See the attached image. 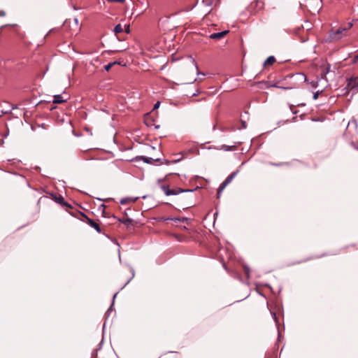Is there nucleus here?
<instances>
[{
  "instance_id": "1",
  "label": "nucleus",
  "mask_w": 358,
  "mask_h": 358,
  "mask_svg": "<svg viewBox=\"0 0 358 358\" xmlns=\"http://www.w3.org/2000/svg\"><path fill=\"white\" fill-rule=\"evenodd\" d=\"M352 22H348L345 26L340 27L336 30L331 29L329 32V39L331 41H338L341 39L343 36L346 35L347 31L350 30L352 27Z\"/></svg>"
},
{
  "instance_id": "2",
  "label": "nucleus",
  "mask_w": 358,
  "mask_h": 358,
  "mask_svg": "<svg viewBox=\"0 0 358 358\" xmlns=\"http://www.w3.org/2000/svg\"><path fill=\"white\" fill-rule=\"evenodd\" d=\"M69 99V94L64 92L61 94H57L54 96L52 104L46 103L45 106H47L48 110H52L55 108V107L53 106V104L66 102Z\"/></svg>"
},
{
  "instance_id": "3",
  "label": "nucleus",
  "mask_w": 358,
  "mask_h": 358,
  "mask_svg": "<svg viewBox=\"0 0 358 358\" xmlns=\"http://www.w3.org/2000/svg\"><path fill=\"white\" fill-rule=\"evenodd\" d=\"M157 113H145L143 115L144 123L148 127L155 126V128H159V125L156 124Z\"/></svg>"
},
{
  "instance_id": "4",
  "label": "nucleus",
  "mask_w": 358,
  "mask_h": 358,
  "mask_svg": "<svg viewBox=\"0 0 358 358\" xmlns=\"http://www.w3.org/2000/svg\"><path fill=\"white\" fill-rule=\"evenodd\" d=\"M264 2L259 0H254L250 5V11L252 14H256L264 8Z\"/></svg>"
},
{
  "instance_id": "5",
  "label": "nucleus",
  "mask_w": 358,
  "mask_h": 358,
  "mask_svg": "<svg viewBox=\"0 0 358 358\" xmlns=\"http://www.w3.org/2000/svg\"><path fill=\"white\" fill-rule=\"evenodd\" d=\"M81 215L83 217V220L85 222L87 223L92 227L94 228L96 230V231H98L99 233L101 231L99 224L96 222L89 218L87 215H85L83 213H82Z\"/></svg>"
},
{
  "instance_id": "6",
  "label": "nucleus",
  "mask_w": 358,
  "mask_h": 358,
  "mask_svg": "<svg viewBox=\"0 0 358 358\" xmlns=\"http://www.w3.org/2000/svg\"><path fill=\"white\" fill-rule=\"evenodd\" d=\"M236 175V172L231 173L221 184L217 192L218 196H220V192L232 181Z\"/></svg>"
},
{
  "instance_id": "7",
  "label": "nucleus",
  "mask_w": 358,
  "mask_h": 358,
  "mask_svg": "<svg viewBox=\"0 0 358 358\" xmlns=\"http://www.w3.org/2000/svg\"><path fill=\"white\" fill-rule=\"evenodd\" d=\"M236 175V172L231 173L221 184L217 192L218 196H220V192L232 181Z\"/></svg>"
},
{
  "instance_id": "8",
  "label": "nucleus",
  "mask_w": 358,
  "mask_h": 358,
  "mask_svg": "<svg viewBox=\"0 0 358 358\" xmlns=\"http://www.w3.org/2000/svg\"><path fill=\"white\" fill-rule=\"evenodd\" d=\"M162 189H163L164 194L166 196L176 195V194H178L180 192H185V190H183L182 189H170L167 186H165V185H162Z\"/></svg>"
},
{
  "instance_id": "9",
  "label": "nucleus",
  "mask_w": 358,
  "mask_h": 358,
  "mask_svg": "<svg viewBox=\"0 0 358 358\" xmlns=\"http://www.w3.org/2000/svg\"><path fill=\"white\" fill-rule=\"evenodd\" d=\"M348 87L351 90H358V76L352 77L348 80Z\"/></svg>"
},
{
  "instance_id": "10",
  "label": "nucleus",
  "mask_w": 358,
  "mask_h": 358,
  "mask_svg": "<svg viewBox=\"0 0 358 358\" xmlns=\"http://www.w3.org/2000/svg\"><path fill=\"white\" fill-rule=\"evenodd\" d=\"M292 78H294V80L300 83L308 82L306 76L303 73H296L292 76Z\"/></svg>"
},
{
  "instance_id": "11",
  "label": "nucleus",
  "mask_w": 358,
  "mask_h": 358,
  "mask_svg": "<svg viewBox=\"0 0 358 358\" xmlns=\"http://www.w3.org/2000/svg\"><path fill=\"white\" fill-rule=\"evenodd\" d=\"M229 32V30H224L220 32L213 33L210 35V38L215 39V40H219L223 37H224Z\"/></svg>"
},
{
  "instance_id": "12",
  "label": "nucleus",
  "mask_w": 358,
  "mask_h": 358,
  "mask_svg": "<svg viewBox=\"0 0 358 358\" xmlns=\"http://www.w3.org/2000/svg\"><path fill=\"white\" fill-rule=\"evenodd\" d=\"M140 159H142L145 162L148 163V164H152L153 162H159L160 161L159 158L154 159L152 157H143V156H138L135 158V160H136V161L140 160Z\"/></svg>"
},
{
  "instance_id": "13",
  "label": "nucleus",
  "mask_w": 358,
  "mask_h": 358,
  "mask_svg": "<svg viewBox=\"0 0 358 358\" xmlns=\"http://www.w3.org/2000/svg\"><path fill=\"white\" fill-rule=\"evenodd\" d=\"M310 3L311 4H313V6H314L313 8V11L318 13L322 8V1L321 0H311V1Z\"/></svg>"
},
{
  "instance_id": "14",
  "label": "nucleus",
  "mask_w": 358,
  "mask_h": 358,
  "mask_svg": "<svg viewBox=\"0 0 358 358\" xmlns=\"http://www.w3.org/2000/svg\"><path fill=\"white\" fill-rule=\"evenodd\" d=\"M276 62L274 56H269L264 62V66H271Z\"/></svg>"
},
{
  "instance_id": "15",
  "label": "nucleus",
  "mask_w": 358,
  "mask_h": 358,
  "mask_svg": "<svg viewBox=\"0 0 358 358\" xmlns=\"http://www.w3.org/2000/svg\"><path fill=\"white\" fill-rule=\"evenodd\" d=\"M306 104L304 103H296L295 104H290L289 108L292 112H298L295 108L297 106H304Z\"/></svg>"
},
{
  "instance_id": "16",
  "label": "nucleus",
  "mask_w": 358,
  "mask_h": 358,
  "mask_svg": "<svg viewBox=\"0 0 358 358\" xmlns=\"http://www.w3.org/2000/svg\"><path fill=\"white\" fill-rule=\"evenodd\" d=\"M124 31L123 27L120 24H117L114 28V31L115 34L117 36L119 34L122 33Z\"/></svg>"
},
{
  "instance_id": "17",
  "label": "nucleus",
  "mask_w": 358,
  "mask_h": 358,
  "mask_svg": "<svg viewBox=\"0 0 358 358\" xmlns=\"http://www.w3.org/2000/svg\"><path fill=\"white\" fill-rule=\"evenodd\" d=\"M136 199H133L131 198H124V199H121L120 203L124 205V204H127L128 203L134 202Z\"/></svg>"
},
{
  "instance_id": "18",
  "label": "nucleus",
  "mask_w": 358,
  "mask_h": 358,
  "mask_svg": "<svg viewBox=\"0 0 358 358\" xmlns=\"http://www.w3.org/2000/svg\"><path fill=\"white\" fill-rule=\"evenodd\" d=\"M55 201L63 205V206H68L67 203L64 201V198L62 196H59L58 197H55Z\"/></svg>"
},
{
  "instance_id": "19",
  "label": "nucleus",
  "mask_w": 358,
  "mask_h": 358,
  "mask_svg": "<svg viewBox=\"0 0 358 358\" xmlns=\"http://www.w3.org/2000/svg\"><path fill=\"white\" fill-rule=\"evenodd\" d=\"M115 64H116V61H115V62H110V63L108 64L107 65H106V66H104V69H105V70H106V71H109V70L111 69V67H112L113 65H115Z\"/></svg>"
},
{
  "instance_id": "20",
  "label": "nucleus",
  "mask_w": 358,
  "mask_h": 358,
  "mask_svg": "<svg viewBox=\"0 0 358 358\" xmlns=\"http://www.w3.org/2000/svg\"><path fill=\"white\" fill-rule=\"evenodd\" d=\"M329 67L327 68V69H324L321 73V78H324L327 73L329 72Z\"/></svg>"
},
{
  "instance_id": "21",
  "label": "nucleus",
  "mask_w": 358,
  "mask_h": 358,
  "mask_svg": "<svg viewBox=\"0 0 358 358\" xmlns=\"http://www.w3.org/2000/svg\"><path fill=\"white\" fill-rule=\"evenodd\" d=\"M120 222H122V223L125 224H128L129 223L131 222V219L130 218H127V219H124V220H120Z\"/></svg>"
},
{
  "instance_id": "22",
  "label": "nucleus",
  "mask_w": 358,
  "mask_h": 358,
  "mask_svg": "<svg viewBox=\"0 0 358 358\" xmlns=\"http://www.w3.org/2000/svg\"><path fill=\"white\" fill-rule=\"evenodd\" d=\"M159 105H160V101H157L155 103L153 108L150 112H153L154 110H156L157 109H158V108L159 107Z\"/></svg>"
},
{
  "instance_id": "23",
  "label": "nucleus",
  "mask_w": 358,
  "mask_h": 358,
  "mask_svg": "<svg viewBox=\"0 0 358 358\" xmlns=\"http://www.w3.org/2000/svg\"><path fill=\"white\" fill-rule=\"evenodd\" d=\"M311 87L316 88L318 85V80H313L310 82Z\"/></svg>"
},
{
  "instance_id": "24",
  "label": "nucleus",
  "mask_w": 358,
  "mask_h": 358,
  "mask_svg": "<svg viewBox=\"0 0 358 358\" xmlns=\"http://www.w3.org/2000/svg\"><path fill=\"white\" fill-rule=\"evenodd\" d=\"M15 109H19V110H24L23 108H19L17 105H13L12 108H11V109L10 110L9 112H11L12 110H15ZM1 112L3 113L4 111L2 110Z\"/></svg>"
},
{
  "instance_id": "25",
  "label": "nucleus",
  "mask_w": 358,
  "mask_h": 358,
  "mask_svg": "<svg viewBox=\"0 0 358 358\" xmlns=\"http://www.w3.org/2000/svg\"><path fill=\"white\" fill-rule=\"evenodd\" d=\"M108 2H110V3H113V2H117V3H124L125 2V0H106Z\"/></svg>"
},
{
  "instance_id": "26",
  "label": "nucleus",
  "mask_w": 358,
  "mask_h": 358,
  "mask_svg": "<svg viewBox=\"0 0 358 358\" xmlns=\"http://www.w3.org/2000/svg\"><path fill=\"white\" fill-rule=\"evenodd\" d=\"M322 91H317L315 93H314L313 94V99H317L318 98V96L320 93H322Z\"/></svg>"
},
{
  "instance_id": "27",
  "label": "nucleus",
  "mask_w": 358,
  "mask_h": 358,
  "mask_svg": "<svg viewBox=\"0 0 358 358\" xmlns=\"http://www.w3.org/2000/svg\"><path fill=\"white\" fill-rule=\"evenodd\" d=\"M223 148L225 150H234V146L229 147V146H227V145H223Z\"/></svg>"
},
{
  "instance_id": "28",
  "label": "nucleus",
  "mask_w": 358,
  "mask_h": 358,
  "mask_svg": "<svg viewBox=\"0 0 358 358\" xmlns=\"http://www.w3.org/2000/svg\"><path fill=\"white\" fill-rule=\"evenodd\" d=\"M241 124H242V129H245L247 127V124H246V122L243 120H241Z\"/></svg>"
},
{
  "instance_id": "29",
  "label": "nucleus",
  "mask_w": 358,
  "mask_h": 358,
  "mask_svg": "<svg viewBox=\"0 0 358 358\" xmlns=\"http://www.w3.org/2000/svg\"><path fill=\"white\" fill-rule=\"evenodd\" d=\"M357 60H358V54L353 57L352 62L356 63L357 62Z\"/></svg>"
},
{
  "instance_id": "30",
  "label": "nucleus",
  "mask_w": 358,
  "mask_h": 358,
  "mask_svg": "<svg viewBox=\"0 0 358 358\" xmlns=\"http://www.w3.org/2000/svg\"><path fill=\"white\" fill-rule=\"evenodd\" d=\"M125 31L129 34L130 31L129 25H125Z\"/></svg>"
},
{
  "instance_id": "31",
  "label": "nucleus",
  "mask_w": 358,
  "mask_h": 358,
  "mask_svg": "<svg viewBox=\"0 0 358 358\" xmlns=\"http://www.w3.org/2000/svg\"><path fill=\"white\" fill-rule=\"evenodd\" d=\"M6 15V12L4 10H0V16L3 17Z\"/></svg>"
},
{
  "instance_id": "32",
  "label": "nucleus",
  "mask_w": 358,
  "mask_h": 358,
  "mask_svg": "<svg viewBox=\"0 0 358 358\" xmlns=\"http://www.w3.org/2000/svg\"><path fill=\"white\" fill-rule=\"evenodd\" d=\"M24 120L26 122H27V118H28L27 113H24Z\"/></svg>"
},
{
  "instance_id": "33",
  "label": "nucleus",
  "mask_w": 358,
  "mask_h": 358,
  "mask_svg": "<svg viewBox=\"0 0 358 358\" xmlns=\"http://www.w3.org/2000/svg\"><path fill=\"white\" fill-rule=\"evenodd\" d=\"M273 165H275V166H281L282 164H272Z\"/></svg>"
},
{
  "instance_id": "34",
  "label": "nucleus",
  "mask_w": 358,
  "mask_h": 358,
  "mask_svg": "<svg viewBox=\"0 0 358 358\" xmlns=\"http://www.w3.org/2000/svg\"><path fill=\"white\" fill-rule=\"evenodd\" d=\"M165 163H166V164H169V163H170V162H169V161L166 160V161H165Z\"/></svg>"
},
{
  "instance_id": "35",
  "label": "nucleus",
  "mask_w": 358,
  "mask_h": 358,
  "mask_svg": "<svg viewBox=\"0 0 358 358\" xmlns=\"http://www.w3.org/2000/svg\"><path fill=\"white\" fill-rule=\"evenodd\" d=\"M305 114H302L301 115V119L302 120L303 119V116H304Z\"/></svg>"
},
{
  "instance_id": "36",
  "label": "nucleus",
  "mask_w": 358,
  "mask_h": 358,
  "mask_svg": "<svg viewBox=\"0 0 358 358\" xmlns=\"http://www.w3.org/2000/svg\"><path fill=\"white\" fill-rule=\"evenodd\" d=\"M54 30L53 29H51L50 30L49 33L48 34H50L51 32H52Z\"/></svg>"
},
{
  "instance_id": "37",
  "label": "nucleus",
  "mask_w": 358,
  "mask_h": 358,
  "mask_svg": "<svg viewBox=\"0 0 358 358\" xmlns=\"http://www.w3.org/2000/svg\"><path fill=\"white\" fill-rule=\"evenodd\" d=\"M272 86L275 87H278V86H277L276 85H273Z\"/></svg>"
},
{
  "instance_id": "38",
  "label": "nucleus",
  "mask_w": 358,
  "mask_h": 358,
  "mask_svg": "<svg viewBox=\"0 0 358 358\" xmlns=\"http://www.w3.org/2000/svg\"><path fill=\"white\" fill-rule=\"evenodd\" d=\"M1 115H0V117H1Z\"/></svg>"
},
{
  "instance_id": "39",
  "label": "nucleus",
  "mask_w": 358,
  "mask_h": 358,
  "mask_svg": "<svg viewBox=\"0 0 358 358\" xmlns=\"http://www.w3.org/2000/svg\"><path fill=\"white\" fill-rule=\"evenodd\" d=\"M357 149H358V148H357Z\"/></svg>"
}]
</instances>
